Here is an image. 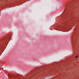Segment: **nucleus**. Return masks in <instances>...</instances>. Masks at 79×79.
<instances>
[{
  "label": "nucleus",
  "instance_id": "f257e3e1",
  "mask_svg": "<svg viewBox=\"0 0 79 79\" xmlns=\"http://www.w3.org/2000/svg\"><path fill=\"white\" fill-rule=\"evenodd\" d=\"M77 57H78L77 56H75V58H77Z\"/></svg>",
  "mask_w": 79,
  "mask_h": 79
}]
</instances>
